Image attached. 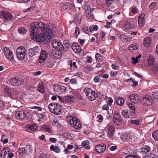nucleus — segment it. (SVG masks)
I'll use <instances>...</instances> for the list:
<instances>
[{
  "label": "nucleus",
  "instance_id": "57",
  "mask_svg": "<svg viewBox=\"0 0 158 158\" xmlns=\"http://www.w3.org/2000/svg\"><path fill=\"white\" fill-rule=\"evenodd\" d=\"M114 0H106V4L108 6H110L113 2Z\"/></svg>",
  "mask_w": 158,
  "mask_h": 158
},
{
  "label": "nucleus",
  "instance_id": "36",
  "mask_svg": "<svg viewBox=\"0 0 158 158\" xmlns=\"http://www.w3.org/2000/svg\"><path fill=\"white\" fill-rule=\"evenodd\" d=\"M124 27L126 29L128 30L132 28L133 26L130 24L128 22H126L123 24Z\"/></svg>",
  "mask_w": 158,
  "mask_h": 158
},
{
  "label": "nucleus",
  "instance_id": "8",
  "mask_svg": "<svg viewBox=\"0 0 158 158\" xmlns=\"http://www.w3.org/2000/svg\"><path fill=\"white\" fill-rule=\"evenodd\" d=\"M52 44L53 48L57 50L60 51L61 52L64 49V46H63L58 40L54 39L52 40Z\"/></svg>",
  "mask_w": 158,
  "mask_h": 158
},
{
  "label": "nucleus",
  "instance_id": "12",
  "mask_svg": "<svg viewBox=\"0 0 158 158\" xmlns=\"http://www.w3.org/2000/svg\"><path fill=\"white\" fill-rule=\"evenodd\" d=\"M54 90L56 94H61L65 92L66 88L64 86L57 85L54 87Z\"/></svg>",
  "mask_w": 158,
  "mask_h": 158
},
{
  "label": "nucleus",
  "instance_id": "18",
  "mask_svg": "<svg viewBox=\"0 0 158 158\" xmlns=\"http://www.w3.org/2000/svg\"><path fill=\"white\" fill-rule=\"evenodd\" d=\"M51 55L56 59L60 58L61 57L62 52L60 51H54L51 53Z\"/></svg>",
  "mask_w": 158,
  "mask_h": 158
},
{
  "label": "nucleus",
  "instance_id": "46",
  "mask_svg": "<svg viewBox=\"0 0 158 158\" xmlns=\"http://www.w3.org/2000/svg\"><path fill=\"white\" fill-rule=\"evenodd\" d=\"M120 39L121 40L123 41H128V37L127 36L123 35H120Z\"/></svg>",
  "mask_w": 158,
  "mask_h": 158
},
{
  "label": "nucleus",
  "instance_id": "56",
  "mask_svg": "<svg viewBox=\"0 0 158 158\" xmlns=\"http://www.w3.org/2000/svg\"><path fill=\"white\" fill-rule=\"evenodd\" d=\"M69 65L71 67L73 66L75 68H77V66L76 65V62H75L72 63V61H70L69 63Z\"/></svg>",
  "mask_w": 158,
  "mask_h": 158
},
{
  "label": "nucleus",
  "instance_id": "1",
  "mask_svg": "<svg viewBox=\"0 0 158 158\" xmlns=\"http://www.w3.org/2000/svg\"><path fill=\"white\" fill-rule=\"evenodd\" d=\"M30 28L31 31H37L38 30H42L43 31H47L49 29L48 26L43 22H35L33 23L30 25Z\"/></svg>",
  "mask_w": 158,
  "mask_h": 158
},
{
  "label": "nucleus",
  "instance_id": "21",
  "mask_svg": "<svg viewBox=\"0 0 158 158\" xmlns=\"http://www.w3.org/2000/svg\"><path fill=\"white\" fill-rule=\"evenodd\" d=\"M121 139L124 141H130L132 137L129 134H125L121 136Z\"/></svg>",
  "mask_w": 158,
  "mask_h": 158
},
{
  "label": "nucleus",
  "instance_id": "7",
  "mask_svg": "<svg viewBox=\"0 0 158 158\" xmlns=\"http://www.w3.org/2000/svg\"><path fill=\"white\" fill-rule=\"evenodd\" d=\"M28 56L30 58L38 56L39 54L40 49L38 46L29 49L27 51Z\"/></svg>",
  "mask_w": 158,
  "mask_h": 158
},
{
  "label": "nucleus",
  "instance_id": "33",
  "mask_svg": "<svg viewBox=\"0 0 158 158\" xmlns=\"http://www.w3.org/2000/svg\"><path fill=\"white\" fill-rule=\"evenodd\" d=\"M128 109L132 113L135 114V107L133 104L132 103H129L128 104Z\"/></svg>",
  "mask_w": 158,
  "mask_h": 158
},
{
  "label": "nucleus",
  "instance_id": "49",
  "mask_svg": "<svg viewBox=\"0 0 158 158\" xmlns=\"http://www.w3.org/2000/svg\"><path fill=\"white\" fill-rule=\"evenodd\" d=\"M38 158H48V156L47 154L42 153L40 154Z\"/></svg>",
  "mask_w": 158,
  "mask_h": 158
},
{
  "label": "nucleus",
  "instance_id": "14",
  "mask_svg": "<svg viewBox=\"0 0 158 158\" xmlns=\"http://www.w3.org/2000/svg\"><path fill=\"white\" fill-rule=\"evenodd\" d=\"M51 29L49 28L47 31H43L44 34V36L45 38V42L48 41L49 39H51L52 38V33L51 31Z\"/></svg>",
  "mask_w": 158,
  "mask_h": 158
},
{
  "label": "nucleus",
  "instance_id": "9",
  "mask_svg": "<svg viewBox=\"0 0 158 158\" xmlns=\"http://www.w3.org/2000/svg\"><path fill=\"white\" fill-rule=\"evenodd\" d=\"M140 102L143 105L145 106L150 105H152L153 102V100L151 97L148 95H146L145 97L142 98Z\"/></svg>",
  "mask_w": 158,
  "mask_h": 158
},
{
  "label": "nucleus",
  "instance_id": "40",
  "mask_svg": "<svg viewBox=\"0 0 158 158\" xmlns=\"http://www.w3.org/2000/svg\"><path fill=\"white\" fill-rule=\"evenodd\" d=\"M130 123L136 125H139L141 123V120L139 119L131 120Z\"/></svg>",
  "mask_w": 158,
  "mask_h": 158
},
{
  "label": "nucleus",
  "instance_id": "64",
  "mask_svg": "<svg viewBox=\"0 0 158 158\" xmlns=\"http://www.w3.org/2000/svg\"><path fill=\"white\" fill-rule=\"evenodd\" d=\"M108 105H109L108 104L104 105L102 106V109L104 110H108L109 109Z\"/></svg>",
  "mask_w": 158,
  "mask_h": 158
},
{
  "label": "nucleus",
  "instance_id": "28",
  "mask_svg": "<svg viewBox=\"0 0 158 158\" xmlns=\"http://www.w3.org/2000/svg\"><path fill=\"white\" fill-rule=\"evenodd\" d=\"M61 8L63 10L69 9L71 8V5L68 2L64 3L61 6Z\"/></svg>",
  "mask_w": 158,
  "mask_h": 158
},
{
  "label": "nucleus",
  "instance_id": "37",
  "mask_svg": "<svg viewBox=\"0 0 158 158\" xmlns=\"http://www.w3.org/2000/svg\"><path fill=\"white\" fill-rule=\"evenodd\" d=\"M143 158H158V157L156 155L149 153L144 156Z\"/></svg>",
  "mask_w": 158,
  "mask_h": 158
},
{
  "label": "nucleus",
  "instance_id": "62",
  "mask_svg": "<svg viewBox=\"0 0 158 158\" xmlns=\"http://www.w3.org/2000/svg\"><path fill=\"white\" fill-rule=\"evenodd\" d=\"M132 62L133 64H135L138 62V60L135 57H132Z\"/></svg>",
  "mask_w": 158,
  "mask_h": 158
},
{
  "label": "nucleus",
  "instance_id": "39",
  "mask_svg": "<svg viewBox=\"0 0 158 158\" xmlns=\"http://www.w3.org/2000/svg\"><path fill=\"white\" fill-rule=\"evenodd\" d=\"M154 62V60L153 56H150L148 58V64L150 65H152Z\"/></svg>",
  "mask_w": 158,
  "mask_h": 158
},
{
  "label": "nucleus",
  "instance_id": "30",
  "mask_svg": "<svg viewBox=\"0 0 158 158\" xmlns=\"http://www.w3.org/2000/svg\"><path fill=\"white\" fill-rule=\"evenodd\" d=\"M114 128L112 126H109L108 127V130L110 136H113L114 133Z\"/></svg>",
  "mask_w": 158,
  "mask_h": 158
},
{
  "label": "nucleus",
  "instance_id": "24",
  "mask_svg": "<svg viewBox=\"0 0 158 158\" xmlns=\"http://www.w3.org/2000/svg\"><path fill=\"white\" fill-rule=\"evenodd\" d=\"M56 109H54V112H53V114H59L61 112V106L58 103H56Z\"/></svg>",
  "mask_w": 158,
  "mask_h": 158
},
{
  "label": "nucleus",
  "instance_id": "55",
  "mask_svg": "<svg viewBox=\"0 0 158 158\" xmlns=\"http://www.w3.org/2000/svg\"><path fill=\"white\" fill-rule=\"evenodd\" d=\"M125 158H139V157L136 155H128Z\"/></svg>",
  "mask_w": 158,
  "mask_h": 158
},
{
  "label": "nucleus",
  "instance_id": "3",
  "mask_svg": "<svg viewBox=\"0 0 158 158\" xmlns=\"http://www.w3.org/2000/svg\"><path fill=\"white\" fill-rule=\"evenodd\" d=\"M37 31H31L30 36L33 40L37 42H44L45 38L44 36L43 33L40 34L37 33Z\"/></svg>",
  "mask_w": 158,
  "mask_h": 158
},
{
  "label": "nucleus",
  "instance_id": "15",
  "mask_svg": "<svg viewBox=\"0 0 158 158\" xmlns=\"http://www.w3.org/2000/svg\"><path fill=\"white\" fill-rule=\"evenodd\" d=\"M135 115V114L131 113L129 109L123 110L122 112V116L126 118H130Z\"/></svg>",
  "mask_w": 158,
  "mask_h": 158
},
{
  "label": "nucleus",
  "instance_id": "34",
  "mask_svg": "<svg viewBox=\"0 0 158 158\" xmlns=\"http://www.w3.org/2000/svg\"><path fill=\"white\" fill-rule=\"evenodd\" d=\"M50 148L51 151H54L56 153L59 152L60 150V148L59 147L57 146H56L55 147L53 145H51L50 147Z\"/></svg>",
  "mask_w": 158,
  "mask_h": 158
},
{
  "label": "nucleus",
  "instance_id": "60",
  "mask_svg": "<svg viewBox=\"0 0 158 158\" xmlns=\"http://www.w3.org/2000/svg\"><path fill=\"white\" fill-rule=\"evenodd\" d=\"M35 9V7L34 6H32L29 7L26 10V11L28 12L29 11H33Z\"/></svg>",
  "mask_w": 158,
  "mask_h": 158
},
{
  "label": "nucleus",
  "instance_id": "45",
  "mask_svg": "<svg viewBox=\"0 0 158 158\" xmlns=\"http://www.w3.org/2000/svg\"><path fill=\"white\" fill-rule=\"evenodd\" d=\"M157 6V3L155 2H152L149 6V7L150 10H152L155 8Z\"/></svg>",
  "mask_w": 158,
  "mask_h": 158
},
{
  "label": "nucleus",
  "instance_id": "10",
  "mask_svg": "<svg viewBox=\"0 0 158 158\" xmlns=\"http://www.w3.org/2000/svg\"><path fill=\"white\" fill-rule=\"evenodd\" d=\"M0 15L2 16L3 18L7 21L12 20L14 17L12 14L7 11L2 10L0 12Z\"/></svg>",
  "mask_w": 158,
  "mask_h": 158
},
{
  "label": "nucleus",
  "instance_id": "4",
  "mask_svg": "<svg viewBox=\"0 0 158 158\" xmlns=\"http://www.w3.org/2000/svg\"><path fill=\"white\" fill-rule=\"evenodd\" d=\"M67 118L71 126L75 129H79L81 127V125L79 122V120L75 117L70 116Z\"/></svg>",
  "mask_w": 158,
  "mask_h": 158
},
{
  "label": "nucleus",
  "instance_id": "58",
  "mask_svg": "<svg viewBox=\"0 0 158 158\" xmlns=\"http://www.w3.org/2000/svg\"><path fill=\"white\" fill-rule=\"evenodd\" d=\"M132 12L134 14H137V9L136 7H134L131 9Z\"/></svg>",
  "mask_w": 158,
  "mask_h": 158
},
{
  "label": "nucleus",
  "instance_id": "31",
  "mask_svg": "<svg viewBox=\"0 0 158 158\" xmlns=\"http://www.w3.org/2000/svg\"><path fill=\"white\" fill-rule=\"evenodd\" d=\"M56 103L53 102L51 103L48 106V108L50 111L52 113L54 112V108H56V106H55V105H56Z\"/></svg>",
  "mask_w": 158,
  "mask_h": 158
},
{
  "label": "nucleus",
  "instance_id": "41",
  "mask_svg": "<svg viewBox=\"0 0 158 158\" xmlns=\"http://www.w3.org/2000/svg\"><path fill=\"white\" fill-rule=\"evenodd\" d=\"M152 136L155 140L158 141V130L153 132L152 134Z\"/></svg>",
  "mask_w": 158,
  "mask_h": 158
},
{
  "label": "nucleus",
  "instance_id": "29",
  "mask_svg": "<svg viewBox=\"0 0 158 158\" xmlns=\"http://www.w3.org/2000/svg\"><path fill=\"white\" fill-rule=\"evenodd\" d=\"M142 152L146 154L149 152L151 150V149L148 146H145L142 148Z\"/></svg>",
  "mask_w": 158,
  "mask_h": 158
},
{
  "label": "nucleus",
  "instance_id": "23",
  "mask_svg": "<svg viewBox=\"0 0 158 158\" xmlns=\"http://www.w3.org/2000/svg\"><path fill=\"white\" fill-rule=\"evenodd\" d=\"M124 100L121 97H117L115 100V102L119 106H122L124 103Z\"/></svg>",
  "mask_w": 158,
  "mask_h": 158
},
{
  "label": "nucleus",
  "instance_id": "51",
  "mask_svg": "<svg viewBox=\"0 0 158 158\" xmlns=\"http://www.w3.org/2000/svg\"><path fill=\"white\" fill-rule=\"evenodd\" d=\"M152 70L154 72V73H156L158 71V64H155L153 66Z\"/></svg>",
  "mask_w": 158,
  "mask_h": 158
},
{
  "label": "nucleus",
  "instance_id": "61",
  "mask_svg": "<svg viewBox=\"0 0 158 158\" xmlns=\"http://www.w3.org/2000/svg\"><path fill=\"white\" fill-rule=\"evenodd\" d=\"M153 98L157 100H158V93H155L153 94Z\"/></svg>",
  "mask_w": 158,
  "mask_h": 158
},
{
  "label": "nucleus",
  "instance_id": "44",
  "mask_svg": "<svg viewBox=\"0 0 158 158\" xmlns=\"http://www.w3.org/2000/svg\"><path fill=\"white\" fill-rule=\"evenodd\" d=\"M4 92L5 93L8 95L11 96L12 94L10 92V90L8 87H6L4 88Z\"/></svg>",
  "mask_w": 158,
  "mask_h": 158
},
{
  "label": "nucleus",
  "instance_id": "2",
  "mask_svg": "<svg viewBox=\"0 0 158 158\" xmlns=\"http://www.w3.org/2000/svg\"><path fill=\"white\" fill-rule=\"evenodd\" d=\"M83 91L89 100L93 101L98 97L97 93L93 91L92 89L88 88L84 89Z\"/></svg>",
  "mask_w": 158,
  "mask_h": 158
},
{
  "label": "nucleus",
  "instance_id": "11",
  "mask_svg": "<svg viewBox=\"0 0 158 158\" xmlns=\"http://www.w3.org/2000/svg\"><path fill=\"white\" fill-rule=\"evenodd\" d=\"M3 51L4 54L6 58L11 60H14V58L13 54L10 49L7 48H5Z\"/></svg>",
  "mask_w": 158,
  "mask_h": 158
},
{
  "label": "nucleus",
  "instance_id": "63",
  "mask_svg": "<svg viewBox=\"0 0 158 158\" xmlns=\"http://www.w3.org/2000/svg\"><path fill=\"white\" fill-rule=\"evenodd\" d=\"M100 80V79L98 76L95 77L94 79V81L95 82H99Z\"/></svg>",
  "mask_w": 158,
  "mask_h": 158
},
{
  "label": "nucleus",
  "instance_id": "25",
  "mask_svg": "<svg viewBox=\"0 0 158 158\" xmlns=\"http://www.w3.org/2000/svg\"><path fill=\"white\" fill-rule=\"evenodd\" d=\"M44 89V83L43 82H41V83H39L38 85V86L37 88L38 91L41 93H44L45 92Z\"/></svg>",
  "mask_w": 158,
  "mask_h": 158
},
{
  "label": "nucleus",
  "instance_id": "47",
  "mask_svg": "<svg viewBox=\"0 0 158 158\" xmlns=\"http://www.w3.org/2000/svg\"><path fill=\"white\" fill-rule=\"evenodd\" d=\"M17 86L20 85L24 83V81L23 79L20 78L18 77H17Z\"/></svg>",
  "mask_w": 158,
  "mask_h": 158
},
{
  "label": "nucleus",
  "instance_id": "43",
  "mask_svg": "<svg viewBox=\"0 0 158 158\" xmlns=\"http://www.w3.org/2000/svg\"><path fill=\"white\" fill-rule=\"evenodd\" d=\"M138 45L135 44H131L129 47V49L130 50H135L138 49Z\"/></svg>",
  "mask_w": 158,
  "mask_h": 158
},
{
  "label": "nucleus",
  "instance_id": "42",
  "mask_svg": "<svg viewBox=\"0 0 158 158\" xmlns=\"http://www.w3.org/2000/svg\"><path fill=\"white\" fill-rule=\"evenodd\" d=\"M151 43L150 38L148 37L143 42V44L145 46H148Z\"/></svg>",
  "mask_w": 158,
  "mask_h": 158
},
{
  "label": "nucleus",
  "instance_id": "17",
  "mask_svg": "<svg viewBox=\"0 0 158 158\" xmlns=\"http://www.w3.org/2000/svg\"><path fill=\"white\" fill-rule=\"evenodd\" d=\"M114 123L116 125H118L119 122L121 121L120 115L118 112H115L113 115Z\"/></svg>",
  "mask_w": 158,
  "mask_h": 158
},
{
  "label": "nucleus",
  "instance_id": "5",
  "mask_svg": "<svg viewBox=\"0 0 158 158\" xmlns=\"http://www.w3.org/2000/svg\"><path fill=\"white\" fill-rule=\"evenodd\" d=\"M32 149L29 144H28L25 147L20 148L18 150V152L21 156H23L25 154H29L31 153Z\"/></svg>",
  "mask_w": 158,
  "mask_h": 158
},
{
  "label": "nucleus",
  "instance_id": "53",
  "mask_svg": "<svg viewBox=\"0 0 158 158\" xmlns=\"http://www.w3.org/2000/svg\"><path fill=\"white\" fill-rule=\"evenodd\" d=\"M113 101V100L112 99V98L110 97L108 98V101L107 102L108 104L110 106L112 104Z\"/></svg>",
  "mask_w": 158,
  "mask_h": 158
},
{
  "label": "nucleus",
  "instance_id": "19",
  "mask_svg": "<svg viewBox=\"0 0 158 158\" xmlns=\"http://www.w3.org/2000/svg\"><path fill=\"white\" fill-rule=\"evenodd\" d=\"M15 116L17 119H23L26 117V114L23 111L16 113Z\"/></svg>",
  "mask_w": 158,
  "mask_h": 158
},
{
  "label": "nucleus",
  "instance_id": "54",
  "mask_svg": "<svg viewBox=\"0 0 158 158\" xmlns=\"http://www.w3.org/2000/svg\"><path fill=\"white\" fill-rule=\"evenodd\" d=\"M89 144V142L88 140H85L83 141L81 144V146H85L88 145Z\"/></svg>",
  "mask_w": 158,
  "mask_h": 158
},
{
  "label": "nucleus",
  "instance_id": "6",
  "mask_svg": "<svg viewBox=\"0 0 158 158\" xmlns=\"http://www.w3.org/2000/svg\"><path fill=\"white\" fill-rule=\"evenodd\" d=\"M16 54L17 57L19 60H23L26 55V49L23 46L18 47L16 50Z\"/></svg>",
  "mask_w": 158,
  "mask_h": 158
},
{
  "label": "nucleus",
  "instance_id": "35",
  "mask_svg": "<svg viewBox=\"0 0 158 158\" xmlns=\"http://www.w3.org/2000/svg\"><path fill=\"white\" fill-rule=\"evenodd\" d=\"M28 128L31 131H34L38 128L37 126L35 124H31L28 125Z\"/></svg>",
  "mask_w": 158,
  "mask_h": 158
},
{
  "label": "nucleus",
  "instance_id": "52",
  "mask_svg": "<svg viewBox=\"0 0 158 158\" xmlns=\"http://www.w3.org/2000/svg\"><path fill=\"white\" fill-rule=\"evenodd\" d=\"M52 124L53 125L56 127L58 125V123L57 122V119L56 118H54L52 122Z\"/></svg>",
  "mask_w": 158,
  "mask_h": 158
},
{
  "label": "nucleus",
  "instance_id": "48",
  "mask_svg": "<svg viewBox=\"0 0 158 158\" xmlns=\"http://www.w3.org/2000/svg\"><path fill=\"white\" fill-rule=\"evenodd\" d=\"M18 31L19 32L20 34H25L26 32V29L25 28L22 27H20L18 30Z\"/></svg>",
  "mask_w": 158,
  "mask_h": 158
},
{
  "label": "nucleus",
  "instance_id": "32",
  "mask_svg": "<svg viewBox=\"0 0 158 158\" xmlns=\"http://www.w3.org/2000/svg\"><path fill=\"white\" fill-rule=\"evenodd\" d=\"M54 65V64L52 61H50L44 64L43 66L46 69L52 68Z\"/></svg>",
  "mask_w": 158,
  "mask_h": 158
},
{
  "label": "nucleus",
  "instance_id": "13",
  "mask_svg": "<svg viewBox=\"0 0 158 158\" xmlns=\"http://www.w3.org/2000/svg\"><path fill=\"white\" fill-rule=\"evenodd\" d=\"M48 55V53L45 51L42 50L38 60V62L40 63L44 62L47 59Z\"/></svg>",
  "mask_w": 158,
  "mask_h": 158
},
{
  "label": "nucleus",
  "instance_id": "38",
  "mask_svg": "<svg viewBox=\"0 0 158 158\" xmlns=\"http://www.w3.org/2000/svg\"><path fill=\"white\" fill-rule=\"evenodd\" d=\"M11 84L14 86H17V77L12 78L10 80Z\"/></svg>",
  "mask_w": 158,
  "mask_h": 158
},
{
  "label": "nucleus",
  "instance_id": "27",
  "mask_svg": "<svg viewBox=\"0 0 158 158\" xmlns=\"http://www.w3.org/2000/svg\"><path fill=\"white\" fill-rule=\"evenodd\" d=\"M8 148H6L3 149L1 152L0 156L2 158H5L7 155L8 152Z\"/></svg>",
  "mask_w": 158,
  "mask_h": 158
},
{
  "label": "nucleus",
  "instance_id": "59",
  "mask_svg": "<svg viewBox=\"0 0 158 158\" xmlns=\"http://www.w3.org/2000/svg\"><path fill=\"white\" fill-rule=\"evenodd\" d=\"M95 57L96 59V61H99L100 59V58L101 57V56L100 54L97 53L96 54Z\"/></svg>",
  "mask_w": 158,
  "mask_h": 158
},
{
  "label": "nucleus",
  "instance_id": "16",
  "mask_svg": "<svg viewBox=\"0 0 158 158\" xmlns=\"http://www.w3.org/2000/svg\"><path fill=\"white\" fill-rule=\"evenodd\" d=\"M106 148L105 144H100L98 145L95 147V150L98 153H101L105 151Z\"/></svg>",
  "mask_w": 158,
  "mask_h": 158
},
{
  "label": "nucleus",
  "instance_id": "22",
  "mask_svg": "<svg viewBox=\"0 0 158 158\" xmlns=\"http://www.w3.org/2000/svg\"><path fill=\"white\" fill-rule=\"evenodd\" d=\"M72 48L74 52L76 53H79L81 50L80 46H76L74 43H73L72 46Z\"/></svg>",
  "mask_w": 158,
  "mask_h": 158
},
{
  "label": "nucleus",
  "instance_id": "20",
  "mask_svg": "<svg viewBox=\"0 0 158 158\" xmlns=\"http://www.w3.org/2000/svg\"><path fill=\"white\" fill-rule=\"evenodd\" d=\"M145 15L144 13L141 14L138 18L139 24L140 26L143 25L145 23L144 17Z\"/></svg>",
  "mask_w": 158,
  "mask_h": 158
},
{
  "label": "nucleus",
  "instance_id": "50",
  "mask_svg": "<svg viewBox=\"0 0 158 158\" xmlns=\"http://www.w3.org/2000/svg\"><path fill=\"white\" fill-rule=\"evenodd\" d=\"M79 28L78 27H76V30L74 34V36L75 37L76 36V37H77V36L79 35Z\"/></svg>",
  "mask_w": 158,
  "mask_h": 158
},
{
  "label": "nucleus",
  "instance_id": "26",
  "mask_svg": "<svg viewBox=\"0 0 158 158\" xmlns=\"http://www.w3.org/2000/svg\"><path fill=\"white\" fill-rule=\"evenodd\" d=\"M138 98V97L135 94H131L130 96V100L132 103H135Z\"/></svg>",
  "mask_w": 158,
  "mask_h": 158
}]
</instances>
